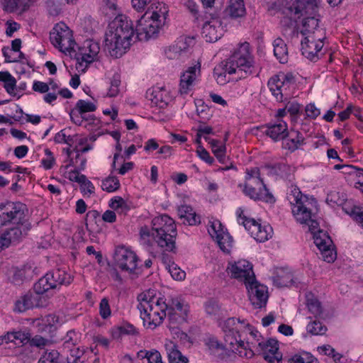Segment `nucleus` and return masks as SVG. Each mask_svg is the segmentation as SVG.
I'll return each instance as SVG.
<instances>
[{
    "mask_svg": "<svg viewBox=\"0 0 363 363\" xmlns=\"http://www.w3.org/2000/svg\"><path fill=\"white\" fill-rule=\"evenodd\" d=\"M99 315L104 320L108 319L111 315V310L107 298H103L100 301Z\"/></svg>",
    "mask_w": 363,
    "mask_h": 363,
    "instance_id": "nucleus-64",
    "label": "nucleus"
},
{
    "mask_svg": "<svg viewBox=\"0 0 363 363\" xmlns=\"http://www.w3.org/2000/svg\"><path fill=\"white\" fill-rule=\"evenodd\" d=\"M273 282L277 287L289 286L293 283V275L289 271L280 269L277 272L276 276L273 277Z\"/></svg>",
    "mask_w": 363,
    "mask_h": 363,
    "instance_id": "nucleus-40",
    "label": "nucleus"
},
{
    "mask_svg": "<svg viewBox=\"0 0 363 363\" xmlns=\"http://www.w3.org/2000/svg\"><path fill=\"white\" fill-rule=\"evenodd\" d=\"M115 260L122 271L133 273L137 268L138 258L133 251L121 246L116 250Z\"/></svg>",
    "mask_w": 363,
    "mask_h": 363,
    "instance_id": "nucleus-14",
    "label": "nucleus"
},
{
    "mask_svg": "<svg viewBox=\"0 0 363 363\" xmlns=\"http://www.w3.org/2000/svg\"><path fill=\"white\" fill-rule=\"evenodd\" d=\"M245 324V321H240L239 319H236L235 318H230L227 319L223 324V329L225 333H234L239 332V330L242 328V325Z\"/></svg>",
    "mask_w": 363,
    "mask_h": 363,
    "instance_id": "nucleus-46",
    "label": "nucleus"
},
{
    "mask_svg": "<svg viewBox=\"0 0 363 363\" xmlns=\"http://www.w3.org/2000/svg\"><path fill=\"white\" fill-rule=\"evenodd\" d=\"M245 183L262 186L263 180L260 177V170L258 167L247 168L245 171Z\"/></svg>",
    "mask_w": 363,
    "mask_h": 363,
    "instance_id": "nucleus-43",
    "label": "nucleus"
},
{
    "mask_svg": "<svg viewBox=\"0 0 363 363\" xmlns=\"http://www.w3.org/2000/svg\"><path fill=\"white\" fill-rule=\"evenodd\" d=\"M0 81L4 82V86L8 94L16 95V80L9 72H0Z\"/></svg>",
    "mask_w": 363,
    "mask_h": 363,
    "instance_id": "nucleus-42",
    "label": "nucleus"
},
{
    "mask_svg": "<svg viewBox=\"0 0 363 363\" xmlns=\"http://www.w3.org/2000/svg\"><path fill=\"white\" fill-rule=\"evenodd\" d=\"M224 33V27L219 18H212L202 27V36L206 42L217 41Z\"/></svg>",
    "mask_w": 363,
    "mask_h": 363,
    "instance_id": "nucleus-20",
    "label": "nucleus"
},
{
    "mask_svg": "<svg viewBox=\"0 0 363 363\" xmlns=\"http://www.w3.org/2000/svg\"><path fill=\"white\" fill-rule=\"evenodd\" d=\"M303 137L297 131L289 132L288 135L284 139L283 147L291 151H295L303 143Z\"/></svg>",
    "mask_w": 363,
    "mask_h": 363,
    "instance_id": "nucleus-34",
    "label": "nucleus"
},
{
    "mask_svg": "<svg viewBox=\"0 0 363 363\" xmlns=\"http://www.w3.org/2000/svg\"><path fill=\"white\" fill-rule=\"evenodd\" d=\"M200 74L201 63L199 62L189 67L181 74L179 93L182 96L189 94L193 90Z\"/></svg>",
    "mask_w": 363,
    "mask_h": 363,
    "instance_id": "nucleus-13",
    "label": "nucleus"
},
{
    "mask_svg": "<svg viewBox=\"0 0 363 363\" xmlns=\"http://www.w3.org/2000/svg\"><path fill=\"white\" fill-rule=\"evenodd\" d=\"M226 270L231 277L243 281L245 285L255 279L252 265L245 259L229 263Z\"/></svg>",
    "mask_w": 363,
    "mask_h": 363,
    "instance_id": "nucleus-15",
    "label": "nucleus"
},
{
    "mask_svg": "<svg viewBox=\"0 0 363 363\" xmlns=\"http://www.w3.org/2000/svg\"><path fill=\"white\" fill-rule=\"evenodd\" d=\"M140 233L143 238L151 236L164 251L171 252L175 248L176 225L173 219L166 214L152 219L151 231L147 227H142Z\"/></svg>",
    "mask_w": 363,
    "mask_h": 363,
    "instance_id": "nucleus-2",
    "label": "nucleus"
},
{
    "mask_svg": "<svg viewBox=\"0 0 363 363\" xmlns=\"http://www.w3.org/2000/svg\"><path fill=\"white\" fill-rule=\"evenodd\" d=\"M236 216L238 223L242 225L257 241L265 242L272 237L273 229L269 225H262L255 219L247 217L242 208L237 209Z\"/></svg>",
    "mask_w": 363,
    "mask_h": 363,
    "instance_id": "nucleus-7",
    "label": "nucleus"
},
{
    "mask_svg": "<svg viewBox=\"0 0 363 363\" xmlns=\"http://www.w3.org/2000/svg\"><path fill=\"white\" fill-rule=\"evenodd\" d=\"M147 98L152 103L160 108L165 107L169 101V95L166 89L160 87H155L147 90Z\"/></svg>",
    "mask_w": 363,
    "mask_h": 363,
    "instance_id": "nucleus-28",
    "label": "nucleus"
},
{
    "mask_svg": "<svg viewBox=\"0 0 363 363\" xmlns=\"http://www.w3.org/2000/svg\"><path fill=\"white\" fill-rule=\"evenodd\" d=\"M45 157L41 160V164L45 169L48 170L55 166V158L51 150L48 148L45 150Z\"/></svg>",
    "mask_w": 363,
    "mask_h": 363,
    "instance_id": "nucleus-62",
    "label": "nucleus"
},
{
    "mask_svg": "<svg viewBox=\"0 0 363 363\" xmlns=\"http://www.w3.org/2000/svg\"><path fill=\"white\" fill-rule=\"evenodd\" d=\"M208 232L211 238L216 240L227 231L218 220H215L209 223Z\"/></svg>",
    "mask_w": 363,
    "mask_h": 363,
    "instance_id": "nucleus-48",
    "label": "nucleus"
},
{
    "mask_svg": "<svg viewBox=\"0 0 363 363\" xmlns=\"http://www.w3.org/2000/svg\"><path fill=\"white\" fill-rule=\"evenodd\" d=\"M178 215L184 224L194 225L201 222L200 216L188 205L179 206L178 208Z\"/></svg>",
    "mask_w": 363,
    "mask_h": 363,
    "instance_id": "nucleus-30",
    "label": "nucleus"
},
{
    "mask_svg": "<svg viewBox=\"0 0 363 363\" xmlns=\"http://www.w3.org/2000/svg\"><path fill=\"white\" fill-rule=\"evenodd\" d=\"M120 187L119 179L114 176H109L102 181L101 188L107 192H113Z\"/></svg>",
    "mask_w": 363,
    "mask_h": 363,
    "instance_id": "nucleus-50",
    "label": "nucleus"
},
{
    "mask_svg": "<svg viewBox=\"0 0 363 363\" xmlns=\"http://www.w3.org/2000/svg\"><path fill=\"white\" fill-rule=\"evenodd\" d=\"M226 13L231 18H237L242 17L246 13L245 6L243 0H230L225 9Z\"/></svg>",
    "mask_w": 363,
    "mask_h": 363,
    "instance_id": "nucleus-35",
    "label": "nucleus"
},
{
    "mask_svg": "<svg viewBox=\"0 0 363 363\" xmlns=\"http://www.w3.org/2000/svg\"><path fill=\"white\" fill-rule=\"evenodd\" d=\"M290 362V363H318V359L307 352H302L294 355Z\"/></svg>",
    "mask_w": 363,
    "mask_h": 363,
    "instance_id": "nucleus-52",
    "label": "nucleus"
},
{
    "mask_svg": "<svg viewBox=\"0 0 363 363\" xmlns=\"http://www.w3.org/2000/svg\"><path fill=\"white\" fill-rule=\"evenodd\" d=\"M67 354V363H84V351L79 345L63 350ZM93 363H99V358L95 357Z\"/></svg>",
    "mask_w": 363,
    "mask_h": 363,
    "instance_id": "nucleus-32",
    "label": "nucleus"
},
{
    "mask_svg": "<svg viewBox=\"0 0 363 363\" xmlns=\"http://www.w3.org/2000/svg\"><path fill=\"white\" fill-rule=\"evenodd\" d=\"M168 319L171 328H176L177 325L181 324L186 321L187 313L186 311L181 313L176 311H167Z\"/></svg>",
    "mask_w": 363,
    "mask_h": 363,
    "instance_id": "nucleus-49",
    "label": "nucleus"
},
{
    "mask_svg": "<svg viewBox=\"0 0 363 363\" xmlns=\"http://www.w3.org/2000/svg\"><path fill=\"white\" fill-rule=\"evenodd\" d=\"M109 206L115 211L121 209L122 212L129 210L125 201L120 196H115L114 198L111 199L109 203Z\"/></svg>",
    "mask_w": 363,
    "mask_h": 363,
    "instance_id": "nucleus-60",
    "label": "nucleus"
},
{
    "mask_svg": "<svg viewBox=\"0 0 363 363\" xmlns=\"http://www.w3.org/2000/svg\"><path fill=\"white\" fill-rule=\"evenodd\" d=\"M183 52L194 45V38L189 36H181L175 42Z\"/></svg>",
    "mask_w": 363,
    "mask_h": 363,
    "instance_id": "nucleus-63",
    "label": "nucleus"
},
{
    "mask_svg": "<svg viewBox=\"0 0 363 363\" xmlns=\"http://www.w3.org/2000/svg\"><path fill=\"white\" fill-rule=\"evenodd\" d=\"M226 62L240 78H246L257 72L247 43L241 44Z\"/></svg>",
    "mask_w": 363,
    "mask_h": 363,
    "instance_id": "nucleus-5",
    "label": "nucleus"
},
{
    "mask_svg": "<svg viewBox=\"0 0 363 363\" xmlns=\"http://www.w3.org/2000/svg\"><path fill=\"white\" fill-rule=\"evenodd\" d=\"M314 243L320 252L324 261L332 263L337 257L336 252L333 245V241L325 231H320L314 236Z\"/></svg>",
    "mask_w": 363,
    "mask_h": 363,
    "instance_id": "nucleus-16",
    "label": "nucleus"
},
{
    "mask_svg": "<svg viewBox=\"0 0 363 363\" xmlns=\"http://www.w3.org/2000/svg\"><path fill=\"white\" fill-rule=\"evenodd\" d=\"M100 47L98 43L86 40L81 49V62H78L77 69L84 71L87 65L97 59Z\"/></svg>",
    "mask_w": 363,
    "mask_h": 363,
    "instance_id": "nucleus-19",
    "label": "nucleus"
},
{
    "mask_svg": "<svg viewBox=\"0 0 363 363\" xmlns=\"http://www.w3.org/2000/svg\"><path fill=\"white\" fill-rule=\"evenodd\" d=\"M216 241L222 251L226 253L230 252L233 246V238L228 232L222 234Z\"/></svg>",
    "mask_w": 363,
    "mask_h": 363,
    "instance_id": "nucleus-53",
    "label": "nucleus"
},
{
    "mask_svg": "<svg viewBox=\"0 0 363 363\" xmlns=\"http://www.w3.org/2000/svg\"><path fill=\"white\" fill-rule=\"evenodd\" d=\"M86 163V159L82 158L80 162L77 163V165H69V163L65 166L66 169H68L69 167H74V169L71 170L67 172L66 177L69 179L72 182H75L77 183H80L81 182L84 181L85 175L80 174L79 172L82 171L85 169Z\"/></svg>",
    "mask_w": 363,
    "mask_h": 363,
    "instance_id": "nucleus-36",
    "label": "nucleus"
},
{
    "mask_svg": "<svg viewBox=\"0 0 363 363\" xmlns=\"http://www.w3.org/2000/svg\"><path fill=\"white\" fill-rule=\"evenodd\" d=\"M35 0H0L2 9L9 13L21 14L28 10Z\"/></svg>",
    "mask_w": 363,
    "mask_h": 363,
    "instance_id": "nucleus-26",
    "label": "nucleus"
},
{
    "mask_svg": "<svg viewBox=\"0 0 363 363\" xmlns=\"http://www.w3.org/2000/svg\"><path fill=\"white\" fill-rule=\"evenodd\" d=\"M258 346L264 352H280L279 351L278 341L274 339H269L266 342H259Z\"/></svg>",
    "mask_w": 363,
    "mask_h": 363,
    "instance_id": "nucleus-55",
    "label": "nucleus"
},
{
    "mask_svg": "<svg viewBox=\"0 0 363 363\" xmlns=\"http://www.w3.org/2000/svg\"><path fill=\"white\" fill-rule=\"evenodd\" d=\"M306 305L309 311L315 316L320 315L323 311L320 301L311 292L306 294Z\"/></svg>",
    "mask_w": 363,
    "mask_h": 363,
    "instance_id": "nucleus-41",
    "label": "nucleus"
},
{
    "mask_svg": "<svg viewBox=\"0 0 363 363\" xmlns=\"http://www.w3.org/2000/svg\"><path fill=\"white\" fill-rule=\"evenodd\" d=\"M50 40L55 48L64 53L70 52L75 45L71 30L62 22L57 23L52 29Z\"/></svg>",
    "mask_w": 363,
    "mask_h": 363,
    "instance_id": "nucleus-9",
    "label": "nucleus"
},
{
    "mask_svg": "<svg viewBox=\"0 0 363 363\" xmlns=\"http://www.w3.org/2000/svg\"><path fill=\"white\" fill-rule=\"evenodd\" d=\"M40 297V294L28 293L21 296L14 304L13 311L18 313H23L34 307H39Z\"/></svg>",
    "mask_w": 363,
    "mask_h": 363,
    "instance_id": "nucleus-24",
    "label": "nucleus"
},
{
    "mask_svg": "<svg viewBox=\"0 0 363 363\" xmlns=\"http://www.w3.org/2000/svg\"><path fill=\"white\" fill-rule=\"evenodd\" d=\"M225 347L232 352L238 354L240 356L252 357L254 354L252 350H247V345L242 340L239 332L227 333L224 336Z\"/></svg>",
    "mask_w": 363,
    "mask_h": 363,
    "instance_id": "nucleus-18",
    "label": "nucleus"
},
{
    "mask_svg": "<svg viewBox=\"0 0 363 363\" xmlns=\"http://www.w3.org/2000/svg\"><path fill=\"white\" fill-rule=\"evenodd\" d=\"M274 54L279 62L284 64L288 62V48L285 42L280 38L273 42Z\"/></svg>",
    "mask_w": 363,
    "mask_h": 363,
    "instance_id": "nucleus-37",
    "label": "nucleus"
},
{
    "mask_svg": "<svg viewBox=\"0 0 363 363\" xmlns=\"http://www.w3.org/2000/svg\"><path fill=\"white\" fill-rule=\"evenodd\" d=\"M344 211L363 227V205L354 206L350 208H343Z\"/></svg>",
    "mask_w": 363,
    "mask_h": 363,
    "instance_id": "nucleus-54",
    "label": "nucleus"
},
{
    "mask_svg": "<svg viewBox=\"0 0 363 363\" xmlns=\"http://www.w3.org/2000/svg\"><path fill=\"white\" fill-rule=\"evenodd\" d=\"M303 198H308L306 195L303 194L300 189L296 186H291L287 193V199L291 205L293 206L298 202L302 201Z\"/></svg>",
    "mask_w": 363,
    "mask_h": 363,
    "instance_id": "nucleus-51",
    "label": "nucleus"
},
{
    "mask_svg": "<svg viewBox=\"0 0 363 363\" xmlns=\"http://www.w3.org/2000/svg\"><path fill=\"white\" fill-rule=\"evenodd\" d=\"M204 139L210 144L211 150L219 162L224 164L226 159V147L225 144L218 140L211 139L208 137H204Z\"/></svg>",
    "mask_w": 363,
    "mask_h": 363,
    "instance_id": "nucleus-38",
    "label": "nucleus"
},
{
    "mask_svg": "<svg viewBox=\"0 0 363 363\" xmlns=\"http://www.w3.org/2000/svg\"><path fill=\"white\" fill-rule=\"evenodd\" d=\"M151 294L148 291L139 295L138 308L144 326L153 330L162 323L167 315V305L163 298L155 297Z\"/></svg>",
    "mask_w": 363,
    "mask_h": 363,
    "instance_id": "nucleus-3",
    "label": "nucleus"
},
{
    "mask_svg": "<svg viewBox=\"0 0 363 363\" xmlns=\"http://www.w3.org/2000/svg\"><path fill=\"white\" fill-rule=\"evenodd\" d=\"M121 84V77L118 74H115L110 82V86L107 93L109 97H115L119 93V86Z\"/></svg>",
    "mask_w": 363,
    "mask_h": 363,
    "instance_id": "nucleus-58",
    "label": "nucleus"
},
{
    "mask_svg": "<svg viewBox=\"0 0 363 363\" xmlns=\"http://www.w3.org/2000/svg\"><path fill=\"white\" fill-rule=\"evenodd\" d=\"M117 0H103L102 11L108 16H114L117 11Z\"/></svg>",
    "mask_w": 363,
    "mask_h": 363,
    "instance_id": "nucleus-59",
    "label": "nucleus"
},
{
    "mask_svg": "<svg viewBox=\"0 0 363 363\" xmlns=\"http://www.w3.org/2000/svg\"><path fill=\"white\" fill-rule=\"evenodd\" d=\"M163 262L165 264L166 269L168 270L171 277L177 281H182L184 279L186 273L174 262H172L167 257L163 256Z\"/></svg>",
    "mask_w": 363,
    "mask_h": 363,
    "instance_id": "nucleus-39",
    "label": "nucleus"
},
{
    "mask_svg": "<svg viewBox=\"0 0 363 363\" xmlns=\"http://www.w3.org/2000/svg\"><path fill=\"white\" fill-rule=\"evenodd\" d=\"M72 276L65 270L56 269L48 272L35 284L34 291L38 294H43L50 289H55L62 285H69L72 281Z\"/></svg>",
    "mask_w": 363,
    "mask_h": 363,
    "instance_id": "nucleus-6",
    "label": "nucleus"
},
{
    "mask_svg": "<svg viewBox=\"0 0 363 363\" xmlns=\"http://www.w3.org/2000/svg\"><path fill=\"white\" fill-rule=\"evenodd\" d=\"M60 354L57 350L45 351L38 363H60Z\"/></svg>",
    "mask_w": 363,
    "mask_h": 363,
    "instance_id": "nucleus-57",
    "label": "nucleus"
},
{
    "mask_svg": "<svg viewBox=\"0 0 363 363\" xmlns=\"http://www.w3.org/2000/svg\"><path fill=\"white\" fill-rule=\"evenodd\" d=\"M63 340V350L73 347L74 346L76 347V345L80 344L81 334L74 330H70L67 333Z\"/></svg>",
    "mask_w": 363,
    "mask_h": 363,
    "instance_id": "nucleus-45",
    "label": "nucleus"
},
{
    "mask_svg": "<svg viewBox=\"0 0 363 363\" xmlns=\"http://www.w3.org/2000/svg\"><path fill=\"white\" fill-rule=\"evenodd\" d=\"M6 274L11 282L20 284L25 277V271L16 267H11L8 269Z\"/></svg>",
    "mask_w": 363,
    "mask_h": 363,
    "instance_id": "nucleus-47",
    "label": "nucleus"
},
{
    "mask_svg": "<svg viewBox=\"0 0 363 363\" xmlns=\"http://www.w3.org/2000/svg\"><path fill=\"white\" fill-rule=\"evenodd\" d=\"M227 74H235V69L228 66L226 61L221 62L213 69V77L220 85H224L229 82L230 79L227 78Z\"/></svg>",
    "mask_w": 363,
    "mask_h": 363,
    "instance_id": "nucleus-29",
    "label": "nucleus"
},
{
    "mask_svg": "<svg viewBox=\"0 0 363 363\" xmlns=\"http://www.w3.org/2000/svg\"><path fill=\"white\" fill-rule=\"evenodd\" d=\"M303 201L291 206V211L296 220L300 223H307L312 217L313 199L303 198Z\"/></svg>",
    "mask_w": 363,
    "mask_h": 363,
    "instance_id": "nucleus-21",
    "label": "nucleus"
},
{
    "mask_svg": "<svg viewBox=\"0 0 363 363\" xmlns=\"http://www.w3.org/2000/svg\"><path fill=\"white\" fill-rule=\"evenodd\" d=\"M242 191L246 196L254 200H261L269 203L275 201L273 195L269 191L264 184H262V186L245 184Z\"/></svg>",
    "mask_w": 363,
    "mask_h": 363,
    "instance_id": "nucleus-22",
    "label": "nucleus"
},
{
    "mask_svg": "<svg viewBox=\"0 0 363 363\" xmlns=\"http://www.w3.org/2000/svg\"><path fill=\"white\" fill-rule=\"evenodd\" d=\"M292 81V74L284 72H279L269 79L268 87L277 101L281 102L284 101V96L286 95V91L289 88Z\"/></svg>",
    "mask_w": 363,
    "mask_h": 363,
    "instance_id": "nucleus-11",
    "label": "nucleus"
},
{
    "mask_svg": "<svg viewBox=\"0 0 363 363\" xmlns=\"http://www.w3.org/2000/svg\"><path fill=\"white\" fill-rule=\"evenodd\" d=\"M319 0H297L295 1H286L281 9V13L285 16L281 21L284 35L288 30L294 31V23L299 18L303 13H307L308 10H312L315 13Z\"/></svg>",
    "mask_w": 363,
    "mask_h": 363,
    "instance_id": "nucleus-4",
    "label": "nucleus"
},
{
    "mask_svg": "<svg viewBox=\"0 0 363 363\" xmlns=\"http://www.w3.org/2000/svg\"><path fill=\"white\" fill-rule=\"evenodd\" d=\"M11 227L5 232L10 243L12 242H19L23 238H26L32 227L28 219L18 224L11 225Z\"/></svg>",
    "mask_w": 363,
    "mask_h": 363,
    "instance_id": "nucleus-25",
    "label": "nucleus"
},
{
    "mask_svg": "<svg viewBox=\"0 0 363 363\" xmlns=\"http://www.w3.org/2000/svg\"><path fill=\"white\" fill-rule=\"evenodd\" d=\"M164 348L169 363H189L188 357L182 354L175 342L166 340Z\"/></svg>",
    "mask_w": 363,
    "mask_h": 363,
    "instance_id": "nucleus-27",
    "label": "nucleus"
},
{
    "mask_svg": "<svg viewBox=\"0 0 363 363\" xmlns=\"http://www.w3.org/2000/svg\"><path fill=\"white\" fill-rule=\"evenodd\" d=\"M6 338L11 342L18 341V343L25 344L30 340V334L27 330L9 332L6 334Z\"/></svg>",
    "mask_w": 363,
    "mask_h": 363,
    "instance_id": "nucleus-44",
    "label": "nucleus"
},
{
    "mask_svg": "<svg viewBox=\"0 0 363 363\" xmlns=\"http://www.w3.org/2000/svg\"><path fill=\"white\" fill-rule=\"evenodd\" d=\"M76 108L78 109L79 113L82 115L87 112H92L96 109L94 104L84 100H79L76 104Z\"/></svg>",
    "mask_w": 363,
    "mask_h": 363,
    "instance_id": "nucleus-61",
    "label": "nucleus"
},
{
    "mask_svg": "<svg viewBox=\"0 0 363 363\" xmlns=\"http://www.w3.org/2000/svg\"><path fill=\"white\" fill-rule=\"evenodd\" d=\"M264 133L274 141L282 140L288 135V126L285 121L279 118L274 123H267Z\"/></svg>",
    "mask_w": 363,
    "mask_h": 363,
    "instance_id": "nucleus-23",
    "label": "nucleus"
},
{
    "mask_svg": "<svg viewBox=\"0 0 363 363\" xmlns=\"http://www.w3.org/2000/svg\"><path fill=\"white\" fill-rule=\"evenodd\" d=\"M327 330V328L319 320H313L307 325V331L313 335H323Z\"/></svg>",
    "mask_w": 363,
    "mask_h": 363,
    "instance_id": "nucleus-56",
    "label": "nucleus"
},
{
    "mask_svg": "<svg viewBox=\"0 0 363 363\" xmlns=\"http://www.w3.org/2000/svg\"><path fill=\"white\" fill-rule=\"evenodd\" d=\"M164 25L161 21L151 18L150 13H145L137 22L135 39L145 41L150 38H155Z\"/></svg>",
    "mask_w": 363,
    "mask_h": 363,
    "instance_id": "nucleus-10",
    "label": "nucleus"
},
{
    "mask_svg": "<svg viewBox=\"0 0 363 363\" xmlns=\"http://www.w3.org/2000/svg\"><path fill=\"white\" fill-rule=\"evenodd\" d=\"M324 35H308L301 41V51L303 55L311 61H317L320 52L323 47V39Z\"/></svg>",
    "mask_w": 363,
    "mask_h": 363,
    "instance_id": "nucleus-12",
    "label": "nucleus"
},
{
    "mask_svg": "<svg viewBox=\"0 0 363 363\" xmlns=\"http://www.w3.org/2000/svg\"><path fill=\"white\" fill-rule=\"evenodd\" d=\"M145 13H150L151 18L160 20L164 24L168 14V8L163 2L152 3Z\"/></svg>",
    "mask_w": 363,
    "mask_h": 363,
    "instance_id": "nucleus-33",
    "label": "nucleus"
},
{
    "mask_svg": "<svg viewBox=\"0 0 363 363\" xmlns=\"http://www.w3.org/2000/svg\"><path fill=\"white\" fill-rule=\"evenodd\" d=\"M135 38L133 21L125 15H118L109 24L106 34L105 48L116 58L121 57L130 48Z\"/></svg>",
    "mask_w": 363,
    "mask_h": 363,
    "instance_id": "nucleus-1",
    "label": "nucleus"
},
{
    "mask_svg": "<svg viewBox=\"0 0 363 363\" xmlns=\"http://www.w3.org/2000/svg\"><path fill=\"white\" fill-rule=\"evenodd\" d=\"M245 286L251 303L257 308L265 306L268 299L266 286L258 284L255 279Z\"/></svg>",
    "mask_w": 363,
    "mask_h": 363,
    "instance_id": "nucleus-17",
    "label": "nucleus"
},
{
    "mask_svg": "<svg viewBox=\"0 0 363 363\" xmlns=\"http://www.w3.org/2000/svg\"><path fill=\"white\" fill-rule=\"evenodd\" d=\"M302 34L305 36L308 35H323V31L319 28V19L315 15L313 16L306 17L303 20Z\"/></svg>",
    "mask_w": 363,
    "mask_h": 363,
    "instance_id": "nucleus-31",
    "label": "nucleus"
},
{
    "mask_svg": "<svg viewBox=\"0 0 363 363\" xmlns=\"http://www.w3.org/2000/svg\"><path fill=\"white\" fill-rule=\"evenodd\" d=\"M28 210L21 202H7L0 204V228L18 224L28 219Z\"/></svg>",
    "mask_w": 363,
    "mask_h": 363,
    "instance_id": "nucleus-8",
    "label": "nucleus"
}]
</instances>
